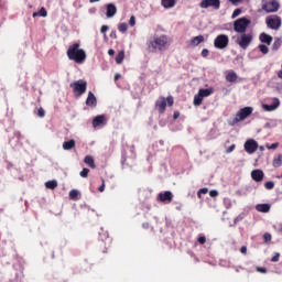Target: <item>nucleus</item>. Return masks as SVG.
Wrapping results in <instances>:
<instances>
[{
    "label": "nucleus",
    "instance_id": "obj_4",
    "mask_svg": "<svg viewBox=\"0 0 282 282\" xmlns=\"http://www.w3.org/2000/svg\"><path fill=\"white\" fill-rule=\"evenodd\" d=\"M280 8L281 3H279L278 0H262L261 2V10L267 12V14L279 12Z\"/></svg>",
    "mask_w": 282,
    "mask_h": 282
},
{
    "label": "nucleus",
    "instance_id": "obj_3",
    "mask_svg": "<svg viewBox=\"0 0 282 282\" xmlns=\"http://www.w3.org/2000/svg\"><path fill=\"white\" fill-rule=\"evenodd\" d=\"M166 102L169 107H173L175 104V100L173 99V96H167V97H159L158 100L154 104V109L159 113H164L166 111Z\"/></svg>",
    "mask_w": 282,
    "mask_h": 282
},
{
    "label": "nucleus",
    "instance_id": "obj_45",
    "mask_svg": "<svg viewBox=\"0 0 282 282\" xmlns=\"http://www.w3.org/2000/svg\"><path fill=\"white\" fill-rule=\"evenodd\" d=\"M129 25L133 28L135 25V15H131L129 20Z\"/></svg>",
    "mask_w": 282,
    "mask_h": 282
},
{
    "label": "nucleus",
    "instance_id": "obj_14",
    "mask_svg": "<svg viewBox=\"0 0 282 282\" xmlns=\"http://www.w3.org/2000/svg\"><path fill=\"white\" fill-rule=\"evenodd\" d=\"M118 12V8H116V4L109 3L106 6V17L108 19H112V17H116Z\"/></svg>",
    "mask_w": 282,
    "mask_h": 282
},
{
    "label": "nucleus",
    "instance_id": "obj_6",
    "mask_svg": "<svg viewBox=\"0 0 282 282\" xmlns=\"http://www.w3.org/2000/svg\"><path fill=\"white\" fill-rule=\"evenodd\" d=\"M69 87L73 89V94H75L76 98H80V96L87 91V82L78 79L72 83Z\"/></svg>",
    "mask_w": 282,
    "mask_h": 282
},
{
    "label": "nucleus",
    "instance_id": "obj_31",
    "mask_svg": "<svg viewBox=\"0 0 282 282\" xmlns=\"http://www.w3.org/2000/svg\"><path fill=\"white\" fill-rule=\"evenodd\" d=\"M69 199H73V202H76L78 199V192L76 189H72L69 192Z\"/></svg>",
    "mask_w": 282,
    "mask_h": 282
},
{
    "label": "nucleus",
    "instance_id": "obj_17",
    "mask_svg": "<svg viewBox=\"0 0 282 282\" xmlns=\"http://www.w3.org/2000/svg\"><path fill=\"white\" fill-rule=\"evenodd\" d=\"M263 177H264V174H263V171H261V170H253L251 172V178L254 182H263Z\"/></svg>",
    "mask_w": 282,
    "mask_h": 282
},
{
    "label": "nucleus",
    "instance_id": "obj_16",
    "mask_svg": "<svg viewBox=\"0 0 282 282\" xmlns=\"http://www.w3.org/2000/svg\"><path fill=\"white\" fill-rule=\"evenodd\" d=\"M86 105L87 107H96L98 105V100L96 99V95H94V93L91 91L88 93Z\"/></svg>",
    "mask_w": 282,
    "mask_h": 282
},
{
    "label": "nucleus",
    "instance_id": "obj_32",
    "mask_svg": "<svg viewBox=\"0 0 282 282\" xmlns=\"http://www.w3.org/2000/svg\"><path fill=\"white\" fill-rule=\"evenodd\" d=\"M118 30H119V32H122V34H124V32H127V30H129V25H127V23H120L118 25Z\"/></svg>",
    "mask_w": 282,
    "mask_h": 282
},
{
    "label": "nucleus",
    "instance_id": "obj_35",
    "mask_svg": "<svg viewBox=\"0 0 282 282\" xmlns=\"http://www.w3.org/2000/svg\"><path fill=\"white\" fill-rule=\"evenodd\" d=\"M264 243H270L272 241V235L270 232H265L263 235Z\"/></svg>",
    "mask_w": 282,
    "mask_h": 282
},
{
    "label": "nucleus",
    "instance_id": "obj_34",
    "mask_svg": "<svg viewBox=\"0 0 282 282\" xmlns=\"http://www.w3.org/2000/svg\"><path fill=\"white\" fill-rule=\"evenodd\" d=\"M208 193V188L204 187V188H200L198 192H197V197L198 199H202V195H206Z\"/></svg>",
    "mask_w": 282,
    "mask_h": 282
},
{
    "label": "nucleus",
    "instance_id": "obj_41",
    "mask_svg": "<svg viewBox=\"0 0 282 282\" xmlns=\"http://www.w3.org/2000/svg\"><path fill=\"white\" fill-rule=\"evenodd\" d=\"M239 14H241V9H236L231 14V19H237Z\"/></svg>",
    "mask_w": 282,
    "mask_h": 282
},
{
    "label": "nucleus",
    "instance_id": "obj_43",
    "mask_svg": "<svg viewBox=\"0 0 282 282\" xmlns=\"http://www.w3.org/2000/svg\"><path fill=\"white\" fill-rule=\"evenodd\" d=\"M257 272H260L261 274H265L268 272V269L265 267H257Z\"/></svg>",
    "mask_w": 282,
    "mask_h": 282
},
{
    "label": "nucleus",
    "instance_id": "obj_59",
    "mask_svg": "<svg viewBox=\"0 0 282 282\" xmlns=\"http://www.w3.org/2000/svg\"><path fill=\"white\" fill-rule=\"evenodd\" d=\"M98 1H100V0H89L90 3H96Z\"/></svg>",
    "mask_w": 282,
    "mask_h": 282
},
{
    "label": "nucleus",
    "instance_id": "obj_13",
    "mask_svg": "<svg viewBox=\"0 0 282 282\" xmlns=\"http://www.w3.org/2000/svg\"><path fill=\"white\" fill-rule=\"evenodd\" d=\"M156 199L162 204H171L173 202V192L165 191L158 194Z\"/></svg>",
    "mask_w": 282,
    "mask_h": 282
},
{
    "label": "nucleus",
    "instance_id": "obj_19",
    "mask_svg": "<svg viewBox=\"0 0 282 282\" xmlns=\"http://www.w3.org/2000/svg\"><path fill=\"white\" fill-rule=\"evenodd\" d=\"M76 148V141L74 139H70L69 141H65L63 143L64 151H72V149Z\"/></svg>",
    "mask_w": 282,
    "mask_h": 282
},
{
    "label": "nucleus",
    "instance_id": "obj_44",
    "mask_svg": "<svg viewBox=\"0 0 282 282\" xmlns=\"http://www.w3.org/2000/svg\"><path fill=\"white\" fill-rule=\"evenodd\" d=\"M197 241L200 243V246H204V243H206V236H199Z\"/></svg>",
    "mask_w": 282,
    "mask_h": 282
},
{
    "label": "nucleus",
    "instance_id": "obj_36",
    "mask_svg": "<svg viewBox=\"0 0 282 282\" xmlns=\"http://www.w3.org/2000/svg\"><path fill=\"white\" fill-rule=\"evenodd\" d=\"M279 47H281V40L278 39V40L274 41V43L272 45V50L274 52H276V50H279Z\"/></svg>",
    "mask_w": 282,
    "mask_h": 282
},
{
    "label": "nucleus",
    "instance_id": "obj_30",
    "mask_svg": "<svg viewBox=\"0 0 282 282\" xmlns=\"http://www.w3.org/2000/svg\"><path fill=\"white\" fill-rule=\"evenodd\" d=\"M45 186L47 188H50L51 191H54V188H56L58 186V182L57 181H47L45 183Z\"/></svg>",
    "mask_w": 282,
    "mask_h": 282
},
{
    "label": "nucleus",
    "instance_id": "obj_40",
    "mask_svg": "<svg viewBox=\"0 0 282 282\" xmlns=\"http://www.w3.org/2000/svg\"><path fill=\"white\" fill-rule=\"evenodd\" d=\"M280 258H281V253L276 252V253L271 258L272 263H276Z\"/></svg>",
    "mask_w": 282,
    "mask_h": 282
},
{
    "label": "nucleus",
    "instance_id": "obj_54",
    "mask_svg": "<svg viewBox=\"0 0 282 282\" xmlns=\"http://www.w3.org/2000/svg\"><path fill=\"white\" fill-rule=\"evenodd\" d=\"M173 118L174 120H177V118H180V111H174Z\"/></svg>",
    "mask_w": 282,
    "mask_h": 282
},
{
    "label": "nucleus",
    "instance_id": "obj_33",
    "mask_svg": "<svg viewBox=\"0 0 282 282\" xmlns=\"http://www.w3.org/2000/svg\"><path fill=\"white\" fill-rule=\"evenodd\" d=\"M258 50H259L262 54H268V52H270V48H268V46L264 45V44H260V45L258 46Z\"/></svg>",
    "mask_w": 282,
    "mask_h": 282
},
{
    "label": "nucleus",
    "instance_id": "obj_27",
    "mask_svg": "<svg viewBox=\"0 0 282 282\" xmlns=\"http://www.w3.org/2000/svg\"><path fill=\"white\" fill-rule=\"evenodd\" d=\"M117 65H122V61H124V51H120L116 58H115Z\"/></svg>",
    "mask_w": 282,
    "mask_h": 282
},
{
    "label": "nucleus",
    "instance_id": "obj_23",
    "mask_svg": "<svg viewBox=\"0 0 282 282\" xmlns=\"http://www.w3.org/2000/svg\"><path fill=\"white\" fill-rule=\"evenodd\" d=\"M215 89L213 88H200L198 90V94L203 97V98H208V96H212V94H214Z\"/></svg>",
    "mask_w": 282,
    "mask_h": 282
},
{
    "label": "nucleus",
    "instance_id": "obj_25",
    "mask_svg": "<svg viewBox=\"0 0 282 282\" xmlns=\"http://www.w3.org/2000/svg\"><path fill=\"white\" fill-rule=\"evenodd\" d=\"M84 162L89 166L90 169H96V161H94V156L86 155L84 159Z\"/></svg>",
    "mask_w": 282,
    "mask_h": 282
},
{
    "label": "nucleus",
    "instance_id": "obj_61",
    "mask_svg": "<svg viewBox=\"0 0 282 282\" xmlns=\"http://www.w3.org/2000/svg\"><path fill=\"white\" fill-rule=\"evenodd\" d=\"M107 241H108V242H111V239L107 238Z\"/></svg>",
    "mask_w": 282,
    "mask_h": 282
},
{
    "label": "nucleus",
    "instance_id": "obj_55",
    "mask_svg": "<svg viewBox=\"0 0 282 282\" xmlns=\"http://www.w3.org/2000/svg\"><path fill=\"white\" fill-rule=\"evenodd\" d=\"M113 54H116V51H113V48H110V50L108 51V55H109V56H113Z\"/></svg>",
    "mask_w": 282,
    "mask_h": 282
},
{
    "label": "nucleus",
    "instance_id": "obj_49",
    "mask_svg": "<svg viewBox=\"0 0 282 282\" xmlns=\"http://www.w3.org/2000/svg\"><path fill=\"white\" fill-rule=\"evenodd\" d=\"M101 34H107L109 32V26L108 25H102L100 29Z\"/></svg>",
    "mask_w": 282,
    "mask_h": 282
},
{
    "label": "nucleus",
    "instance_id": "obj_12",
    "mask_svg": "<svg viewBox=\"0 0 282 282\" xmlns=\"http://www.w3.org/2000/svg\"><path fill=\"white\" fill-rule=\"evenodd\" d=\"M245 151L246 153H249L252 155V153H257V150L259 149V143L254 139H248L245 142Z\"/></svg>",
    "mask_w": 282,
    "mask_h": 282
},
{
    "label": "nucleus",
    "instance_id": "obj_22",
    "mask_svg": "<svg viewBox=\"0 0 282 282\" xmlns=\"http://www.w3.org/2000/svg\"><path fill=\"white\" fill-rule=\"evenodd\" d=\"M204 41H205L204 35H197L191 40V45H193V47H197V45H199L200 43H204Z\"/></svg>",
    "mask_w": 282,
    "mask_h": 282
},
{
    "label": "nucleus",
    "instance_id": "obj_58",
    "mask_svg": "<svg viewBox=\"0 0 282 282\" xmlns=\"http://www.w3.org/2000/svg\"><path fill=\"white\" fill-rule=\"evenodd\" d=\"M278 77L282 79V70H279Z\"/></svg>",
    "mask_w": 282,
    "mask_h": 282
},
{
    "label": "nucleus",
    "instance_id": "obj_46",
    "mask_svg": "<svg viewBox=\"0 0 282 282\" xmlns=\"http://www.w3.org/2000/svg\"><path fill=\"white\" fill-rule=\"evenodd\" d=\"M200 54H202L203 58H206V57H208V54H210V52L208 51V48H203Z\"/></svg>",
    "mask_w": 282,
    "mask_h": 282
},
{
    "label": "nucleus",
    "instance_id": "obj_48",
    "mask_svg": "<svg viewBox=\"0 0 282 282\" xmlns=\"http://www.w3.org/2000/svg\"><path fill=\"white\" fill-rule=\"evenodd\" d=\"M99 193H105V178H101V185L98 188Z\"/></svg>",
    "mask_w": 282,
    "mask_h": 282
},
{
    "label": "nucleus",
    "instance_id": "obj_24",
    "mask_svg": "<svg viewBox=\"0 0 282 282\" xmlns=\"http://www.w3.org/2000/svg\"><path fill=\"white\" fill-rule=\"evenodd\" d=\"M256 210L258 213H270V204H258Z\"/></svg>",
    "mask_w": 282,
    "mask_h": 282
},
{
    "label": "nucleus",
    "instance_id": "obj_39",
    "mask_svg": "<svg viewBox=\"0 0 282 282\" xmlns=\"http://www.w3.org/2000/svg\"><path fill=\"white\" fill-rule=\"evenodd\" d=\"M79 175L80 177H89V169L84 167Z\"/></svg>",
    "mask_w": 282,
    "mask_h": 282
},
{
    "label": "nucleus",
    "instance_id": "obj_11",
    "mask_svg": "<svg viewBox=\"0 0 282 282\" xmlns=\"http://www.w3.org/2000/svg\"><path fill=\"white\" fill-rule=\"evenodd\" d=\"M199 8L206 10L207 8H214V10H219L221 8V0H202Z\"/></svg>",
    "mask_w": 282,
    "mask_h": 282
},
{
    "label": "nucleus",
    "instance_id": "obj_38",
    "mask_svg": "<svg viewBox=\"0 0 282 282\" xmlns=\"http://www.w3.org/2000/svg\"><path fill=\"white\" fill-rule=\"evenodd\" d=\"M36 116H37L39 118H45V109H43L42 107H40V108L37 109Z\"/></svg>",
    "mask_w": 282,
    "mask_h": 282
},
{
    "label": "nucleus",
    "instance_id": "obj_60",
    "mask_svg": "<svg viewBox=\"0 0 282 282\" xmlns=\"http://www.w3.org/2000/svg\"><path fill=\"white\" fill-rule=\"evenodd\" d=\"M118 78H120V74H117V75L115 76V80H118Z\"/></svg>",
    "mask_w": 282,
    "mask_h": 282
},
{
    "label": "nucleus",
    "instance_id": "obj_5",
    "mask_svg": "<svg viewBox=\"0 0 282 282\" xmlns=\"http://www.w3.org/2000/svg\"><path fill=\"white\" fill-rule=\"evenodd\" d=\"M253 39L254 35H252V33H240L236 40V43L239 45V47H241V50H248V47H250L252 44Z\"/></svg>",
    "mask_w": 282,
    "mask_h": 282
},
{
    "label": "nucleus",
    "instance_id": "obj_28",
    "mask_svg": "<svg viewBox=\"0 0 282 282\" xmlns=\"http://www.w3.org/2000/svg\"><path fill=\"white\" fill-rule=\"evenodd\" d=\"M163 8H175V0H162Z\"/></svg>",
    "mask_w": 282,
    "mask_h": 282
},
{
    "label": "nucleus",
    "instance_id": "obj_1",
    "mask_svg": "<svg viewBox=\"0 0 282 282\" xmlns=\"http://www.w3.org/2000/svg\"><path fill=\"white\" fill-rule=\"evenodd\" d=\"M148 45V52L150 54H156L158 52H166L169 50V46L171 45V39L167 37V35H160L154 37V40L149 41L147 43Z\"/></svg>",
    "mask_w": 282,
    "mask_h": 282
},
{
    "label": "nucleus",
    "instance_id": "obj_20",
    "mask_svg": "<svg viewBox=\"0 0 282 282\" xmlns=\"http://www.w3.org/2000/svg\"><path fill=\"white\" fill-rule=\"evenodd\" d=\"M259 39L261 43H265V45H272V35H268L267 33H261Z\"/></svg>",
    "mask_w": 282,
    "mask_h": 282
},
{
    "label": "nucleus",
    "instance_id": "obj_21",
    "mask_svg": "<svg viewBox=\"0 0 282 282\" xmlns=\"http://www.w3.org/2000/svg\"><path fill=\"white\" fill-rule=\"evenodd\" d=\"M237 78H239V77L237 76V73H235V70H229L226 74L227 83H237Z\"/></svg>",
    "mask_w": 282,
    "mask_h": 282
},
{
    "label": "nucleus",
    "instance_id": "obj_47",
    "mask_svg": "<svg viewBox=\"0 0 282 282\" xmlns=\"http://www.w3.org/2000/svg\"><path fill=\"white\" fill-rule=\"evenodd\" d=\"M267 149L269 150L279 149V142L272 143L271 145H267Z\"/></svg>",
    "mask_w": 282,
    "mask_h": 282
},
{
    "label": "nucleus",
    "instance_id": "obj_26",
    "mask_svg": "<svg viewBox=\"0 0 282 282\" xmlns=\"http://www.w3.org/2000/svg\"><path fill=\"white\" fill-rule=\"evenodd\" d=\"M204 102V97L198 93L194 96L193 105L194 107H199Z\"/></svg>",
    "mask_w": 282,
    "mask_h": 282
},
{
    "label": "nucleus",
    "instance_id": "obj_42",
    "mask_svg": "<svg viewBox=\"0 0 282 282\" xmlns=\"http://www.w3.org/2000/svg\"><path fill=\"white\" fill-rule=\"evenodd\" d=\"M39 15H40V17H47V10H45V8L42 7V8L40 9V11H39Z\"/></svg>",
    "mask_w": 282,
    "mask_h": 282
},
{
    "label": "nucleus",
    "instance_id": "obj_2",
    "mask_svg": "<svg viewBox=\"0 0 282 282\" xmlns=\"http://www.w3.org/2000/svg\"><path fill=\"white\" fill-rule=\"evenodd\" d=\"M66 55L69 61H74L78 65H83V62L87 61V53L80 48V42L69 45Z\"/></svg>",
    "mask_w": 282,
    "mask_h": 282
},
{
    "label": "nucleus",
    "instance_id": "obj_8",
    "mask_svg": "<svg viewBox=\"0 0 282 282\" xmlns=\"http://www.w3.org/2000/svg\"><path fill=\"white\" fill-rule=\"evenodd\" d=\"M230 44V37L226 34H219L214 40V47L216 50H226Z\"/></svg>",
    "mask_w": 282,
    "mask_h": 282
},
{
    "label": "nucleus",
    "instance_id": "obj_18",
    "mask_svg": "<svg viewBox=\"0 0 282 282\" xmlns=\"http://www.w3.org/2000/svg\"><path fill=\"white\" fill-rule=\"evenodd\" d=\"M107 122V119L105 118V115H99L93 119V127L96 129V127H100V124H105Z\"/></svg>",
    "mask_w": 282,
    "mask_h": 282
},
{
    "label": "nucleus",
    "instance_id": "obj_10",
    "mask_svg": "<svg viewBox=\"0 0 282 282\" xmlns=\"http://www.w3.org/2000/svg\"><path fill=\"white\" fill-rule=\"evenodd\" d=\"M265 23L270 30H279L281 28V17L269 15L265 18Z\"/></svg>",
    "mask_w": 282,
    "mask_h": 282
},
{
    "label": "nucleus",
    "instance_id": "obj_9",
    "mask_svg": "<svg viewBox=\"0 0 282 282\" xmlns=\"http://www.w3.org/2000/svg\"><path fill=\"white\" fill-rule=\"evenodd\" d=\"M252 111H254V108L252 107H245L241 108L237 113L236 117L234 119V122H243V120H246V118H250V116H252Z\"/></svg>",
    "mask_w": 282,
    "mask_h": 282
},
{
    "label": "nucleus",
    "instance_id": "obj_51",
    "mask_svg": "<svg viewBox=\"0 0 282 282\" xmlns=\"http://www.w3.org/2000/svg\"><path fill=\"white\" fill-rule=\"evenodd\" d=\"M209 195H210L212 197H217V196L219 195V192H217L216 189H212V191L209 192Z\"/></svg>",
    "mask_w": 282,
    "mask_h": 282
},
{
    "label": "nucleus",
    "instance_id": "obj_53",
    "mask_svg": "<svg viewBox=\"0 0 282 282\" xmlns=\"http://www.w3.org/2000/svg\"><path fill=\"white\" fill-rule=\"evenodd\" d=\"M241 1L243 0H229V2L232 3V6H237V3H241Z\"/></svg>",
    "mask_w": 282,
    "mask_h": 282
},
{
    "label": "nucleus",
    "instance_id": "obj_7",
    "mask_svg": "<svg viewBox=\"0 0 282 282\" xmlns=\"http://www.w3.org/2000/svg\"><path fill=\"white\" fill-rule=\"evenodd\" d=\"M250 23H252V21H250V19H248L246 17L240 18L234 22V30L238 34H243L248 30Z\"/></svg>",
    "mask_w": 282,
    "mask_h": 282
},
{
    "label": "nucleus",
    "instance_id": "obj_29",
    "mask_svg": "<svg viewBox=\"0 0 282 282\" xmlns=\"http://www.w3.org/2000/svg\"><path fill=\"white\" fill-rule=\"evenodd\" d=\"M282 165V154H279L276 158L273 159V166L274 169H279Z\"/></svg>",
    "mask_w": 282,
    "mask_h": 282
},
{
    "label": "nucleus",
    "instance_id": "obj_37",
    "mask_svg": "<svg viewBox=\"0 0 282 282\" xmlns=\"http://www.w3.org/2000/svg\"><path fill=\"white\" fill-rule=\"evenodd\" d=\"M264 188H267V191H272V188H274V182L269 181L264 183Z\"/></svg>",
    "mask_w": 282,
    "mask_h": 282
},
{
    "label": "nucleus",
    "instance_id": "obj_15",
    "mask_svg": "<svg viewBox=\"0 0 282 282\" xmlns=\"http://www.w3.org/2000/svg\"><path fill=\"white\" fill-rule=\"evenodd\" d=\"M281 105V101L279 98H273L272 105L264 104L262 107L264 111H274L275 109H279V106Z\"/></svg>",
    "mask_w": 282,
    "mask_h": 282
},
{
    "label": "nucleus",
    "instance_id": "obj_57",
    "mask_svg": "<svg viewBox=\"0 0 282 282\" xmlns=\"http://www.w3.org/2000/svg\"><path fill=\"white\" fill-rule=\"evenodd\" d=\"M36 17H40V15H39V12H34V13H33V19H36Z\"/></svg>",
    "mask_w": 282,
    "mask_h": 282
},
{
    "label": "nucleus",
    "instance_id": "obj_50",
    "mask_svg": "<svg viewBox=\"0 0 282 282\" xmlns=\"http://www.w3.org/2000/svg\"><path fill=\"white\" fill-rule=\"evenodd\" d=\"M237 145L231 144L229 148H227L226 153H232V151H235Z\"/></svg>",
    "mask_w": 282,
    "mask_h": 282
},
{
    "label": "nucleus",
    "instance_id": "obj_56",
    "mask_svg": "<svg viewBox=\"0 0 282 282\" xmlns=\"http://www.w3.org/2000/svg\"><path fill=\"white\" fill-rule=\"evenodd\" d=\"M278 232H279L280 235H282V225H280V227H279V229H278Z\"/></svg>",
    "mask_w": 282,
    "mask_h": 282
},
{
    "label": "nucleus",
    "instance_id": "obj_52",
    "mask_svg": "<svg viewBox=\"0 0 282 282\" xmlns=\"http://www.w3.org/2000/svg\"><path fill=\"white\" fill-rule=\"evenodd\" d=\"M240 252H241V254H248V247L242 246V247L240 248Z\"/></svg>",
    "mask_w": 282,
    "mask_h": 282
}]
</instances>
